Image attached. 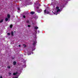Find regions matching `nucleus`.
I'll list each match as a JSON object with an SVG mask.
<instances>
[{
	"instance_id": "f03ea898",
	"label": "nucleus",
	"mask_w": 78,
	"mask_h": 78,
	"mask_svg": "<svg viewBox=\"0 0 78 78\" xmlns=\"http://www.w3.org/2000/svg\"><path fill=\"white\" fill-rule=\"evenodd\" d=\"M42 11V9H40L39 10H37V12H38V13L41 12Z\"/></svg>"
},
{
	"instance_id": "5701e85b",
	"label": "nucleus",
	"mask_w": 78,
	"mask_h": 78,
	"mask_svg": "<svg viewBox=\"0 0 78 78\" xmlns=\"http://www.w3.org/2000/svg\"><path fill=\"white\" fill-rule=\"evenodd\" d=\"M18 10H20V8H19V7L18 8Z\"/></svg>"
},
{
	"instance_id": "9b49d317",
	"label": "nucleus",
	"mask_w": 78,
	"mask_h": 78,
	"mask_svg": "<svg viewBox=\"0 0 78 78\" xmlns=\"http://www.w3.org/2000/svg\"><path fill=\"white\" fill-rule=\"evenodd\" d=\"M3 19H2L0 21V23H2L3 22Z\"/></svg>"
},
{
	"instance_id": "cd10ccee",
	"label": "nucleus",
	"mask_w": 78,
	"mask_h": 78,
	"mask_svg": "<svg viewBox=\"0 0 78 78\" xmlns=\"http://www.w3.org/2000/svg\"><path fill=\"white\" fill-rule=\"evenodd\" d=\"M0 78H2V76H1L0 77Z\"/></svg>"
},
{
	"instance_id": "f257e3e1",
	"label": "nucleus",
	"mask_w": 78,
	"mask_h": 78,
	"mask_svg": "<svg viewBox=\"0 0 78 78\" xmlns=\"http://www.w3.org/2000/svg\"><path fill=\"white\" fill-rule=\"evenodd\" d=\"M62 11V9H58L57 10V12L54 13V14H56V15H57V14H58V12H60V11Z\"/></svg>"
},
{
	"instance_id": "1a4fd4ad",
	"label": "nucleus",
	"mask_w": 78,
	"mask_h": 78,
	"mask_svg": "<svg viewBox=\"0 0 78 78\" xmlns=\"http://www.w3.org/2000/svg\"><path fill=\"white\" fill-rule=\"evenodd\" d=\"M38 27H37V26H35L34 27V29H35V30H36V29H38Z\"/></svg>"
},
{
	"instance_id": "39448f33",
	"label": "nucleus",
	"mask_w": 78,
	"mask_h": 78,
	"mask_svg": "<svg viewBox=\"0 0 78 78\" xmlns=\"http://www.w3.org/2000/svg\"><path fill=\"white\" fill-rule=\"evenodd\" d=\"M30 13L31 14H34V13H35V12H30Z\"/></svg>"
},
{
	"instance_id": "20e7f679",
	"label": "nucleus",
	"mask_w": 78,
	"mask_h": 78,
	"mask_svg": "<svg viewBox=\"0 0 78 78\" xmlns=\"http://www.w3.org/2000/svg\"><path fill=\"white\" fill-rule=\"evenodd\" d=\"M37 42H36V40H35V41L34 42V43H33V45H36Z\"/></svg>"
},
{
	"instance_id": "6ab92c4d",
	"label": "nucleus",
	"mask_w": 78,
	"mask_h": 78,
	"mask_svg": "<svg viewBox=\"0 0 78 78\" xmlns=\"http://www.w3.org/2000/svg\"><path fill=\"white\" fill-rule=\"evenodd\" d=\"M56 9H58L59 8V7L58 6L56 7Z\"/></svg>"
},
{
	"instance_id": "4be33fe9",
	"label": "nucleus",
	"mask_w": 78,
	"mask_h": 78,
	"mask_svg": "<svg viewBox=\"0 0 78 78\" xmlns=\"http://www.w3.org/2000/svg\"><path fill=\"white\" fill-rule=\"evenodd\" d=\"M37 9H38L39 8V7H37Z\"/></svg>"
},
{
	"instance_id": "412c9836",
	"label": "nucleus",
	"mask_w": 78,
	"mask_h": 78,
	"mask_svg": "<svg viewBox=\"0 0 78 78\" xmlns=\"http://www.w3.org/2000/svg\"><path fill=\"white\" fill-rule=\"evenodd\" d=\"M26 17L24 15V16H23V18H25Z\"/></svg>"
},
{
	"instance_id": "bb28decb",
	"label": "nucleus",
	"mask_w": 78,
	"mask_h": 78,
	"mask_svg": "<svg viewBox=\"0 0 78 78\" xmlns=\"http://www.w3.org/2000/svg\"><path fill=\"white\" fill-rule=\"evenodd\" d=\"M39 6H41V4H39Z\"/></svg>"
},
{
	"instance_id": "f3484780",
	"label": "nucleus",
	"mask_w": 78,
	"mask_h": 78,
	"mask_svg": "<svg viewBox=\"0 0 78 78\" xmlns=\"http://www.w3.org/2000/svg\"><path fill=\"white\" fill-rule=\"evenodd\" d=\"M23 45L24 46V48H25V47H27V46H26V45L23 44Z\"/></svg>"
},
{
	"instance_id": "ddd939ff",
	"label": "nucleus",
	"mask_w": 78,
	"mask_h": 78,
	"mask_svg": "<svg viewBox=\"0 0 78 78\" xmlns=\"http://www.w3.org/2000/svg\"><path fill=\"white\" fill-rule=\"evenodd\" d=\"M7 68L9 69L11 68V66H9L7 67Z\"/></svg>"
},
{
	"instance_id": "7ed1b4c3",
	"label": "nucleus",
	"mask_w": 78,
	"mask_h": 78,
	"mask_svg": "<svg viewBox=\"0 0 78 78\" xmlns=\"http://www.w3.org/2000/svg\"><path fill=\"white\" fill-rule=\"evenodd\" d=\"M44 12L45 14H49L50 13V12L48 11H47L46 12V10H45L44 11Z\"/></svg>"
},
{
	"instance_id": "4468645a",
	"label": "nucleus",
	"mask_w": 78,
	"mask_h": 78,
	"mask_svg": "<svg viewBox=\"0 0 78 78\" xmlns=\"http://www.w3.org/2000/svg\"><path fill=\"white\" fill-rule=\"evenodd\" d=\"M34 18H35V19H37V18H38V16H35L34 17Z\"/></svg>"
},
{
	"instance_id": "c85d7f7f",
	"label": "nucleus",
	"mask_w": 78,
	"mask_h": 78,
	"mask_svg": "<svg viewBox=\"0 0 78 78\" xmlns=\"http://www.w3.org/2000/svg\"><path fill=\"white\" fill-rule=\"evenodd\" d=\"M38 33H39V31L38 30Z\"/></svg>"
},
{
	"instance_id": "c756f323",
	"label": "nucleus",
	"mask_w": 78,
	"mask_h": 78,
	"mask_svg": "<svg viewBox=\"0 0 78 78\" xmlns=\"http://www.w3.org/2000/svg\"><path fill=\"white\" fill-rule=\"evenodd\" d=\"M15 78H18L17 77H16Z\"/></svg>"
},
{
	"instance_id": "6e6552de",
	"label": "nucleus",
	"mask_w": 78,
	"mask_h": 78,
	"mask_svg": "<svg viewBox=\"0 0 78 78\" xmlns=\"http://www.w3.org/2000/svg\"><path fill=\"white\" fill-rule=\"evenodd\" d=\"M18 73L17 72H16V73H13V75H17Z\"/></svg>"
},
{
	"instance_id": "423d86ee",
	"label": "nucleus",
	"mask_w": 78,
	"mask_h": 78,
	"mask_svg": "<svg viewBox=\"0 0 78 78\" xmlns=\"http://www.w3.org/2000/svg\"><path fill=\"white\" fill-rule=\"evenodd\" d=\"M7 17H8V19H9L10 18V15L8 14L7 15Z\"/></svg>"
},
{
	"instance_id": "2eb2a0df",
	"label": "nucleus",
	"mask_w": 78,
	"mask_h": 78,
	"mask_svg": "<svg viewBox=\"0 0 78 78\" xmlns=\"http://www.w3.org/2000/svg\"><path fill=\"white\" fill-rule=\"evenodd\" d=\"M31 53L30 52H28V55H31Z\"/></svg>"
},
{
	"instance_id": "f8f14e48",
	"label": "nucleus",
	"mask_w": 78,
	"mask_h": 78,
	"mask_svg": "<svg viewBox=\"0 0 78 78\" xmlns=\"http://www.w3.org/2000/svg\"><path fill=\"white\" fill-rule=\"evenodd\" d=\"M12 25L11 24L10 26V28H12Z\"/></svg>"
},
{
	"instance_id": "b1692460",
	"label": "nucleus",
	"mask_w": 78,
	"mask_h": 78,
	"mask_svg": "<svg viewBox=\"0 0 78 78\" xmlns=\"http://www.w3.org/2000/svg\"><path fill=\"white\" fill-rule=\"evenodd\" d=\"M21 45H19V47H20Z\"/></svg>"
},
{
	"instance_id": "dca6fc26",
	"label": "nucleus",
	"mask_w": 78,
	"mask_h": 78,
	"mask_svg": "<svg viewBox=\"0 0 78 78\" xmlns=\"http://www.w3.org/2000/svg\"><path fill=\"white\" fill-rule=\"evenodd\" d=\"M11 34L12 36H13V32H12L11 33Z\"/></svg>"
},
{
	"instance_id": "9d476101",
	"label": "nucleus",
	"mask_w": 78,
	"mask_h": 78,
	"mask_svg": "<svg viewBox=\"0 0 78 78\" xmlns=\"http://www.w3.org/2000/svg\"><path fill=\"white\" fill-rule=\"evenodd\" d=\"M13 65H16V62H13Z\"/></svg>"
},
{
	"instance_id": "a878e982",
	"label": "nucleus",
	"mask_w": 78,
	"mask_h": 78,
	"mask_svg": "<svg viewBox=\"0 0 78 78\" xmlns=\"http://www.w3.org/2000/svg\"><path fill=\"white\" fill-rule=\"evenodd\" d=\"M9 75H11V73H9Z\"/></svg>"
},
{
	"instance_id": "aec40b11",
	"label": "nucleus",
	"mask_w": 78,
	"mask_h": 78,
	"mask_svg": "<svg viewBox=\"0 0 78 78\" xmlns=\"http://www.w3.org/2000/svg\"><path fill=\"white\" fill-rule=\"evenodd\" d=\"M27 27H30L31 26H30V25H28Z\"/></svg>"
},
{
	"instance_id": "0eeeda50",
	"label": "nucleus",
	"mask_w": 78,
	"mask_h": 78,
	"mask_svg": "<svg viewBox=\"0 0 78 78\" xmlns=\"http://www.w3.org/2000/svg\"><path fill=\"white\" fill-rule=\"evenodd\" d=\"M8 20V19L7 18H6L5 19V21H6V22L7 21V20Z\"/></svg>"
},
{
	"instance_id": "a211bd4d",
	"label": "nucleus",
	"mask_w": 78,
	"mask_h": 78,
	"mask_svg": "<svg viewBox=\"0 0 78 78\" xmlns=\"http://www.w3.org/2000/svg\"><path fill=\"white\" fill-rule=\"evenodd\" d=\"M7 34H8V35L9 36V35H10V33H7Z\"/></svg>"
},
{
	"instance_id": "393cba45",
	"label": "nucleus",
	"mask_w": 78,
	"mask_h": 78,
	"mask_svg": "<svg viewBox=\"0 0 78 78\" xmlns=\"http://www.w3.org/2000/svg\"><path fill=\"white\" fill-rule=\"evenodd\" d=\"M27 23H29V21H27Z\"/></svg>"
}]
</instances>
